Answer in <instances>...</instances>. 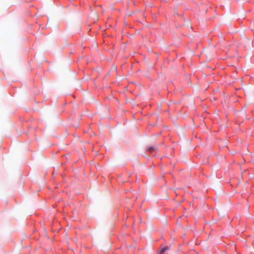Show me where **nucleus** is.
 Instances as JSON below:
<instances>
[{
    "label": "nucleus",
    "instance_id": "obj_2",
    "mask_svg": "<svg viewBox=\"0 0 254 254\" xmlns=\"http://www.w3.org/2000/svg\"><path fill=\"white\" fill-rule=\"evenodd\" d=\"M147 149L148 151L152 152L156 150V148L154 147H148Z\"/></svg>",
    "mask_w": 254,
    "mask_h": 254
},
{
    "label": "nucleus",
    "instance_id": "obj_1",
    "mask_svg": "<svg viewBox=\"0 0 254 254\" xmlns=\"http://www.w3.org/2000/svg\"><path fill=\"white\" fill-rule=\"evenodd\" d=\"M169 247L168 246L162 248L159 252V254H163L165 251L168 250Z\"/></svg>",
    "mask_w": 254,
    "mask_h": 254
}]
</instances>
